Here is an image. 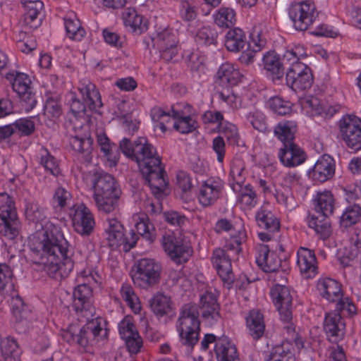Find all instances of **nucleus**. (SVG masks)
Returning <instances> with one entry per match:
<instances>
[{"instance_id":"obj_49","label":"nucleus","mask_w":361,"mask_h":361,"mask_svg":"<svg viewBox=\"0 0 361 361\" xmlns=\"http://www.w3.org/2000/svg\"><path fill=\"white\" fill-rule=\"evenodd\" d=\"M52 204L54 208L66 210L67 212L75 204L72 199V195L69 191L63 188H58L54 195Z\"/></svg>"},{"instance_id":"obj_18","label":"nucleus","mask_w":361,"mask_h":361,"mask_svg":"<svg viewBox=\"0 0 361 361\" xmlns=\"http://www.w3.org/2000/svg\"><path fill=\"white\" fill-rule=\"evenodd\" d=\"M152 40L153 46L159 50L164 60L169 61L177 54V41L170 30L164 29L157 32Z\"/></svg>"},{"instance_id":"obj_12","label":"nucleus","mask_w":361,"mask_h":361,"mask_svg":"<svg viewBox=\"0 0 361 361\" xmlns=\"http://www.w3.org/2000/svg\"><path fill=\"white\" fill-rule=\"evenodd\" d=\"M272 302L283 322L293 319V291L286 286L276 284L270 290Z\"/></svg>"},{"instance_id":"obj_41","label":"nucleus","mask_w":361,"mask_h":361,"mask_svg":"<svg viewBox=\"0 0 361 361\" xmlns=\"http://www.w3.org/2000/svg\"><path fill=\"white\" fill-rule=\"evenodd\" d=\"M296 125L293 121L279 123L274 128V134L283 145L294 143Z\"/></svg>"},{"instance_id":"obj_20","label":"nucleus","mask_w":361,"mask_h":361,"mask_svg":"<svg viewBox=\"0 0 361 361\" xmlns=\"http://www.w3.org/2000/svg\"><path fill=\"white\" fill-rule=\"evenodd\" d=\"M224 188V183L219 178H209L200 186L198 201L204 207L213 205L220 197Z\"/></svg>"},{"instance_id":"obj_62","label":"nucleus","mask_w":361,"mask_h":361,"mask_svg":"<svg viewBox=\"0 0 361 361\" xmlns=\"http://www.w3.org/2000/svg\"><path fill=\"white\" fill-rule=\"evenodd\" d=\"M313 82V78L311 72L305 73L295 80L286 82L295 91L305 90L311 87Z\"/></svg>"},{"instance_id":"obj_3","label":"nucleus","mask_w":361,"mask_h":361,"mask_svg":"<svg viewBox=\"0 0 361 361\" xmlns=\"http://www.w3.org/2000/svg\"><path fill=\"white\" fill-rule=\"evenodd\" d=\"M86 324L81 328L70 326L61 333L62 338L75 345L78 350L83 353L92 355L95 352L97 343L106 334L103 327L104 321L100 317L85 319Z\"/></svg>"},{"instance_id":"obj_37","label":"nucleus","mask_w":361,"mask_h":361,"mask_svg":"<svg viewBox=\"0 0 361 361\" xmlns=\"http://www.w3.org/2000/svg\"><path fill=\"white\" fill-rule=\"evenodd\" d=\"M245 178L246 172L243 161L240 159H234L231 166L229 185L235 192H237L243 186Z\"/></svg>"},{"instance_id":"obj_8","label":"nucleus","mask_w":361,"mask_h":361,"mask_svg":"<svg viewBox=\"0 0 361 361\" xmlns=\"http://www.w3.org/2000/svg\"><path fill=\"white\" fill-rule=\"evenodd\" d=\"M135 267L132 279L137 286L147 289L159 283L161 267L154 259L142 258L137 262Z\"/></svg>"},{"instance_id":"obj_5","label":"nucleus","mask_w":361,"mask_h":361,"mask_svg":"<svg viewBox=\"0 0 361 361\" xmlns=\"http://www.w3.org/2000/svg\"><path fill=\"white\" fill-rule=\"evenodd\" d=\"M198 310L196 304L184 305L176 323L182 343L190 348L194 347L199 338L200 322Z\"/></svg>"},{"instance_id":"obj_9","label":"nucleus","mask_w":361,"mask_h":361,"mask_svg":"<svg viewBox=\"0 0 361 361\" xmlns=\"http://www.w3.org/2000/svg\"><path fill=\"white\" fill-rule=\"evenodd\" d=\"M162 247L176 263L186 262L192 255V247L180 234L166 233L162 238Z\"/></svg>"},{"instance_id":"obj_2","label":"nucleus","mask_w":361,"mask_h":361,"mask_svg":"<svg viewBox=\"0 0 361 361\" xmlns=\"http://www.w3.org/2000/svg\"><path fill=\"white\" fill-rule=\"evenodd\" d=\"M123 154L137 162L140 171L154 194L163 192L167 186L165 171L161 158L155 147L145 137H139L134 142L123 138L119 143Z\"/></svg>"},{"instance_id":"obj_6","label":"nucleus","mask_w":361,"mask_h":361,"mask_svg":"<svg viewBox=\"0 0 361 361\" xmlns=\"http://www.w3.org/2000/svg\"><path fill=\"white\" fill-rule=\"evenodd\" d=\"M104 238L107 245L112 250L123 247L125 252L134 247L138 236L131 230L128 234L124 233V227L116 219H108L104 228Z\"/></svg>"},{"instance_id":"obj_30","label":"nucleus","mask_w":361,"mask_h":361,"mask_svg":"<svg viewBox=\"0 0 361 361\" xmlns=\"http://www.w3.org/2000/svg\"><path fill=\"white\" fill-rule=\"evenodd\" d=\"M308 226L313 229L322 240H326L332 233L331 225L329 215L322 213L310 214L307 219Z\"/></svg>"},{"instance_id":"obj_21","label":"nucleus","mask_w":361,"mask_h":361,"mask_svg":"<svg viewBox=\"0 0 361 361\" xmlns=\"http://www.w3.org/2000/svg\"><path fill=\"white\" fill-rule=\"evenodd\" d=\"M278 158L284 166L294 168L302 164L307 156L304 149L294 142L282 145L279 149Z\"/></svg>"},{"instance_id":"obj_57","label":"nucleus","mask_w":361,"mask_h":361,"mask_svg":"<svg viewBox=\"0 0 361 361\" xmlns=\"http://www.w3.org/2000/svg\"><path fill=\"white\" fill-rule=\"evenodd\" d=\"M288 67H287L286 73V82L291 80H295L296 78L300 77V75L305 74V73H310V68L302 62L297 63H288Z\"/></svg>"},{"instance_id":"obj_58","label":"nucleus","mask_w":361,"mask_h":361,"mask_svg":"<svg viewBox=\"0 0 361 361\" xmlns=\"http://www.w3.org/2000/svg\"><path fill=\"white\" fill-rule=\"evenodd\" d=\"M276 202L284 207L287 211H293L298 207L295 197L290 191L276 190L275 193Z\"/></svg>"},{"instance_id":"obj_14","label":"nucleus","mask_w":361,"mask_h":361,"mask_svg":"<svg viewBox=\"0 0 361 361\" xmlns=\"http://www.w3.org/2000/svg\"><path fill=\"white\" fill-rule=\"evenodd\" d=\"M68 215L74 230L82 235H89L94 226V219L89 208L84 204H73Z\"/></svg>"},{"instance_id":"obj_36","label":"nucleus","mask_w":361,"mask_h":361,"mask_svg":"<svg viewBox=\"0 0 361 361\" xmlns=\"http://www.w3.org/2000/svg\"><path fill=\"white\" fill-rule=\"evenodd\" d=\"M123 19L125 26L135 33L141 34L147 30V20L133 8H127Z\"/></svg>"},{"instance_id":"obj_47","label":"nucleus","mask_w":361,"mask_h":361,"mask_svg":"<svg viewBox=\"0 0 361 361\" xmlns=\"http://www.w3.org/2000/svg\"><path fill=\"white\" fill-rule=\"evenodd\" d=\"M120 294L122 299L135 314L140 312L141 305L140 299L130 285L123 284L120 289Z\"/></svg>"},{"instance_id":"obj_40","label":"nucleus","mask_w":361,"mask_h":361,"mask_svg":"<svg viewBox=\"0 0 361 361\" xmlns=\"http://www.w3.org/2000/svg\"><path fill=\"white\" fill-rule=\"evenodd\" d=\"M255 217L257 224L261 228L270 233H274L279 230V221L271 211L262 208L257 212Z\"/></svg>"},{"instance_id":"obj_60","label":"nucleus","mask_w":361,"mask_h":361,"mask_svg":"<svg viewBox=\"0 0 361 361\" xmlns=\"http://www.w3.org/2000/svg\"><path fill=\"white\" fill-rule=\"evenodd\" d=\"M285 344L275 346L270 355V357L267 361H295V358L293 353L285 348Z\"/></svg>"},{"instance_id":"obj_7","label":"nucleus","mask_w":361,"mask_h":361,"mask_svg":"<svg viewBox=\"0 0 361 361\" xmlns=\"http://www.w3.org/2000/svg\"><path fill=\"white\" fill-rule=\"evenodd\" d=\"M4 77L11 85L13 90L18 95L25 111L29 112L33 109L37 104V99L30 77L16 71L6 73Z\"/></svg>"},{"instance_id":"obj_4","label":"nucleus","mask_w":361,"mask_h":361,"mask_svg":"<svg viewBox=\"0 0 361 361\" xmlns=\"http://www.w3.org/2000/svg\"><path fill=\"white\" fill-rule=\"evenodd\" d=\"M94 200L99 212H113L118 207L121 190L115 178L106 173H95L92 179Z\"/></svg>"},{"instance_id":"obj_52","label":"nucleus","mask_w":361,"mask_h":361,"mask_svg":"<svg viewBox=\"0 0 361 361\" xmlns=\"http://www.w3.org/2000/svg\"><path fill=\"white\" fill-rule=\"evenodd\" d=\"M267 104L274 113L280 116H286L292 111V103L278 96L271 97Z\"/></svg>"},{"instance_id":"obj_61","label":"nucleus","mask_w":361,"mask_h":361,"mask_svg":"<svg viewBox=\"0 0 361 361\" xmlns=\"http://www.w3.org/2000/svg\"><path fill=\"white\" fill-rule=\"evenodd\" d=\"M0 233L7 240H13L18 235L17 219L2 221L0 224Z\"/></svg>"},{"instance_id":"obj_39","label":"nucleus","mask_w":361,"mask_h":361,"mask_svg":"<svg viewBox=\"0 0 361 361\" xmlns=\"http://www.w3.org/2000/svg\"><path fill=\"white\" fill-rule=\"evenodd\" d=\"M313 201L316 214L322 213L330 215L333 213L334 199L330 191L324 190L317 192Z\"/></svg>"},{"instance_id":"obj_35","label":"nucleus","mask_w":361,"mask_h":361,"mask_svg":"<svg viewBox=\"0 0 361 361\" xmlns=\"http://www.w3.org/2000/svg\"><path fill=\"white\" fill-rule=\"evenodd\" d=\"M246 326L249 334L254 339L260 338L265 330L263 314L258 310H252L246 317Z\"/></svg>"},{"instance_id":"obj_56","label":"nucleus","mask_w":361,"mask_h":361,"mask_svg":"<svg viewBox=\"0 0 361 361\" xmlns=\"http://www.w3.org/2000/svg\"><path fill=\"white\" fill-rule=\"evenodd\" d=\"M62 113L61 102L57 97H49L44 106V114L49 118H58Z\"/></svg>"},{"instance_id":"obj_42","label":"nucleus","mask_w":361,"mask_h":361,"mask_svg":"<svg viewBox=\"0 0 361 361\" xmlns=\"http://www.w3.org/2000/svg\"><path fill=\"white\" fill-rule=\"evenodd\" d=\"M217 77L222 83L233 85L240 80L242 75L233 64L225 63L219 68Z\"/></svg>"},{"instance_id":"obj_44","label":"nucleus","mask_w":361,"mask_h":361,"mask_svg":"<svg viewBox=\"0 0 361 361\" xmlns=\"http://www.w3.org/2000/svg\"><path fill=\"white\" fill-rule=\"evenodd\" d=\"M150 307L157 317L165 316L172 309L171 298L162 293H157L151 299Z\"/></svg>"},{"instance_id":"obj_51","label":"nucleus","mask_w":361,"mask_h":361,"mask_svg":"<svg viewBox=\"0 0 361 361\" xmlns=\"http://www.w3.org/2000/svg\"><path fill=\"white\" fill-rule=\"evenodd\" d=\"M39 156V163L47 171L55 176L59 174L60 169L57 160L46 148L41 147Z\"/></svg>"},{"instance_id":"obj_45","label":"nucleus","mask_w":361,"mask_h":361,"mask_svg":"<svg viewBox=\"0 0 361 361\" xmlns=\"http://www.w3.org/2000/svg\"><path fill=\"white\" fill-rule=\"evenodd\" d=\"M361 221V207L357 204L348 206L343 212L340 218L341 227L347 228L355 225Z\"/></svg>"},{"instance_id":"obj_22","label":"nucleus","mask_w":361,"mask_h":361,"mask_svg":"<svg viewBox=\"0 0 361 361\" xmlns=\"http://www.w3.org/2000/svg\"><path fill=\"white\" fill-rule=\"evenodd\" d=\"M297 267L305 279L314 278L318 274L317 261L314 250L300 247L297 252Z\"/></svg>"},{"instance_id":"obj_11","label":"nucleus","mask_w":361,"mask_h":361,"mask_svg":"<svg viewBox=\"0 0 361 361\" xmlns=\"http://www.w3.org/2000/svg\"><path fill=\"white\" fill-rule=\"evenodd\" d=\"M341 140L352 150L361 149V120L354 115L343 116L339 121Z\"/></svg>"},{"instance_id":"obj_29","label":"nucleus","mask_w":361,"mask_h":361,"mask_svg":"<svg viewBox=\"0 0 361 361\" xmlns=\"http://www.w3.org/2000/svg\"><path fill=\"white\" fill-rule=\"evenodd\" d=\"M264 68L271 76L273 81L280 80L284 75L285 66L288 63L282 61L279 56L275 51L267 52L262 59Z\"/></svg>"},{"instance_id":"obj_48","label":"nucleus","mask_w":361,"mask_h":361,"mask_svg":"<svg viewBox=\"0 0 361 361\" xmlns=\"http://www.w3.org/2000/svg\"><path fill=\"white\" fill-rule=\"evenodd\" d=\"M17 219V213L14 207V202L7 193H0V219L6 221Z\"/></svg>"},{"instance_id":"obj_34","label":"nucleus","mask_w":361,"mask_h":361,"mask_svg":"<svg viewBox=\"0 0 361 361\" xmlns=\"http://www.w3.org/2000/svg\"><path fill=\"white\" fill-rule=\"evenodd\" d=\"M135 221V233L139 237L141 236L149 243H152L156 236L154 225L150 222L148 216L145 214L133 216Z\"/></svg>"},{"instance_id":"obj_53","label":"nucleus","mask_w":361,"mask_h":361,"mask_svg":"<svg viewBox=\"0 0 361 361\" xmlns=\"http://www.w3.org/2000/svg\"><path fill=\"white\" fill-rule=\"evenodd\" d=\"M214 22L219 27H232L235 23L234 10L230 8H221L214 15Z\"/></svg>"},{"instance_id":"obj_28","label":"nucleus","mask_w":361,"mask_h":361,"mask_svg":"<svg viewBox=\"0 0 361 361\" xmlns=\"http://www.w3.org/2000/svg\"><path fill=\"white\" fill-rule=\"evenodd\" d=\"M214 350L217 361H241L235 343L226 336L218 337Z\"/></svg>"},{"instance_id":"obj_38","label":"nucleus","mask_w":361,"mask_h":361,"mask_svg":"<svg viewBox=\"0 0 361 361\" xmlns=\"http://www.w3.org/2000/svg\"><path fill=\"white\" fill-rule=\"evenodd\" d=\"M247 44L245 32L240 28L235 27L228 30L225 36L224 44L226 48L233 52H238Z\"/></svg>"},{"instance_id":"obj_43","label":"nucleus","mask_w":361,"mask_h":361,"mask_svg":"<svg viewBox=\"0 0 361 361\" xmlns=\"http://www.w3.org/2000/svg\"><path fill=\"white\" fill-rule=\"evenodd\" d=\"M0 348L4 361H20V350L13 338L1 339Z\"/></svg>"},{"instance_id":"obj_10","label":"nucleus","mask_w":361,"mask_h":361,"mask_svg":"<svg viewBox=\"0 0 361 361\" xmlns=\"http://www.w3.org/2000/svg\"><path fill=\"white\" fill-rule=\"evenodd\" d=\"M288 16L295 30L305 31L317 17L315 6L310 1L293 2L288 8Z\"/></svg>"},{"instance_id":"obj_59","label":"nucleus","mask_w":361,"mask_h":361,"mask_svg":"<svg viewBox=\"0 0 361 361\" xmlns=\"http://www.w3.org/2000/svg\"><path fill=\"white\" fill-rule=\"evenodd\" d=\"M307 56L306 49L303 45L297 44L288 49L283 54V61L285 63H297L300 62L301 59Z\"/></svg>"},{"instance_id":"obj_26","label":"nucleus","mask_w":361,"mask_h":361,"mask_svg":"<svg viewBox=\"0 0 361 361\" xmlns=\"http://www.w3.org/2000/svg\"><path fill=\"white\" fill-rule=\"evenodd\" d=\"M78 90L88 109L91 111L99 112L103 106V103L101 94L96 85L89 79H82L80 81Z\"/></svg>"},{"instance_id":"obj_24","label":"nucleus","mask_w":361,"mask_h":361,"mask_svg":"<svg viewBox=\"0 0 361 361\" xmlns=\"http://www.w3.org/2000/svg\"><path fill=\"white\" fill-rule=\"evenodd\" d=\"M345 322L340 313L329 312L326 314L324 322V330L331 343H338L345 334Z\"/></svg>"},{"instance_id":"obj_31","label":"nucleus","mask_w":361,"mask_h":361,"mask_svg":"<svg viewBox=\"0 0 361 361\" xmlns=\"http://www.w3.org/2000/svg\"><path fill=\"white\" fill-rule=\"evenodd\" d=\"M44 7L39 0L27 1L24 4L23 21L31 29H36L42 23V11Z\"/></svg>"},{"instance_id":"obj_63","label":"nucleus","mask_w":361,"mask_h":361,"mask_svg":"<svg viewBox=\"0 0 361 361\" xmlns=\"http://www.w3.org/2000/svg\"><path fill=\"white\" fill-rule=\"evenodd\" d=\"M216 33L209 27H201L195 35L197 43L203 45H210L215 43Z\"/></svg>"},{"instance_id":"obj_55","label":"nucleus","mask_w":361,"mask_h":361,"mask_svg":"<svg viewBox=\"0 0 361 361\" xmlns=\"http://www.w3.org/2000/svg\"><path fill=\"white\" fill-rule=\"evenodd\" d=\"M99 147L104 157L106 159V164L109 167L116 166L120 158V153L116 149V145L110 142Z\"/></svg>"},{"instance_id":"obj_46","label":"nucleus","mask_w":361,"mask_h":361,"mask_svg":"<svg viewBox=\"0 0 361 361\" xmlns=\"http://www.w3.org/2000/svg\"><path fill=\"white\" fill-rule=\"evenodd\" d=\"M64 25L67 35L69 38L80 41L85 35V30L81 26L80 20L75 16L71 15L64 18Z\"/></svg>"},{"instance_id":"obj_17","label":"nucleus","mask_w":361,"mask_h":361,"mask_svg":"<svg viewBox=\"0 0 361 361\" xmlns=\"http://www.w3.org/2000/svg\"><path fill=\"white\" fill-rule=\"evenodd\" d=\"M217 298V295L211 291H206L200 298L199 308L202 317L210 326L215 324L221 318V307Z\"/></svg>"},{"instance_id":"obj_54","label":"nucleus","mask_w":361,"mask_h":361,"mask_svg":"<svg viewBox=\"0 0 361 361\" xmlns=\"http://www.w3.org/2000/svg\"><path fill=\"white\" fill-rule=\"evenodd\" d=\"M283 330L287 334L288 336L286 338V342L282 344H285V348H288V345L289 343H294L295 347L300 350L304 347L303 341L300 337L295 333V325L290 321L288 322H283Z\"/></svg>"},{"instance_id":"obj_1","label":"nucleus","mask_w":361,"mask_h":361,"mask_svg":"<svg viewBox=\"0 0 361 361\" xmlns=\"http://www.w3.org/2000/svg\"><path fill=\"white\" fill-rule=\"evenodd\" d=\"M25 215L37 224L36 231L28 240V246L37 260L36 263L43 265L52 278L68 277L73 270L75 259L61 228L46 219L44 208L37 203L27 204Z\"/></svg>"},{"instance_id":"obj_15","label":"nucleus","mask_w":361,"mask_h":361,"mask_svg":"<svg viewBox=\"0 0 361 361\" xmlns=\"http://www.w3.org/2000/svg\"><path fill=\"white\" fill-rule=\"evenodd\" d=\"M341 108V105L336 102L322 101L317 97L309 98L303 104V109L307 114L324 120L331 119L339 112Z\"/></svg>"},{"instance_id":"obj_19","label":"nucleus","mask_w":361,"mask_h":361,"mask_svg":"<svg viewBox=\"0 0 361 361\" xmlns=\"http://www.w3.org/2000/svg\"><path fill=\"white\" fill-rule=\"evenodd\" d=\"M212 262L224 285L230 288L234 282L235 277L232 271L229 255L224 250L217 248L213 252Z\"/></svg>"},{"instance_id":"obj_16","label":"nucleus","mask_w":361,"mask_h":361,"mask_svg":"<svg viewBox=\"0 0 361 361\" xmlns=\"http://www.w3.org/2000/svg\"><path fill=\"white\" fill-rule=\"evenodd\" d=\"M71 148L79 153L85 163H90L92 158L93 139L87 125L81 127L80 130L75 131L69 139Z\"/></svg>"},{"instance_id":"obj_64","label":"nucleus","mask_w":361,"mask_h":361,"mask_svg":"<svg viewBox=\"0 0 361 361\" xmlns=\"http://www.w3.org/2000/svg\"><path fill=\"white\" fill-rule=\"evenodd\" d=\"M118 331L121 338L125 340L132 336H137L138 332L134 325L132 319L129 317H126L118 324Z\"/></svg>"},{"instance_id":"obj_13","label":"nucleus","mask_w":361,"mask_h":361,"mask_svg":"<svg viewBox=\"0 0 361 361\" xmlns=\"http://www.w3.org/2000/svg\"><path fill=\"white\" fill-rule=\"evenodd\" d=\"M92 291L85 283L78 285L73 291V307L78 319H90L94 316L95 310L92 305Z\"/></svg>"},{"instance_id":"obj_23","label":"nucleus","mask_w":361,"mask_h":361,"mask_svg":"<svg viewBox=\"0 0 361 361\" xmlns=\"http://www.w3.org/2000/svg\"><path fill=\"white\" fill-rule=\"evenodd\" d=\"M192 115L193 108L189 104H185L182 110L173 109V118L175 120L173 128L183 134L194 131L197 123Z\"/></svg>"},{"instance_id":"obj_27","label":"nucleus","mask_w":361,"mask_h":361,"mask_svg":"<svg viewBox=\"0 0 361 361\" xmlns=\"http://www.w3.org/2000/svg\"><path fill=\"white\" fill-rule=\"evenodd\" d=\"M256 262L264 272H275L281 267L282 260L268 245H263L257 250Z\"/></svg>"},{"instance_id":"obj_25","label":"nucleus","mask_w":361,"mask_h":361,"mask_svg":"<svg viewBox=\"0 0 361 361\" xmlns=\"http://www.w3.org/2000/svg\"><path fill=\"white\" fill-rule=\"evenodd\" d=\"M335 173V161L327 154L322 156L308 171V176L314 181L325 182L331 178Z\"/></svg>"},{"instance_id":"obj_32","label":"nucleus","mask_w":361,"mask_h":361,"mask_svg":"<svg viewBox=\"0 0 361 361\" xmlns=\"http://www.w3.org/2000/svg\"><path fill=\"white\" fill-rule=\"evenodd\" d=\"M317 287L319 294L329 302H336L343 296L341 285L331 278L320 279Z\"/></svg>"},{"instance_id":"obj_33","label":"nucleus","mask_w":361,"mask_h":361,"mask_svg":"<svg viewBox=\"0 0 361 361\" xmlns=\"http://www.w3.org/2000/svg\"><path fill=\"white\" fill-rule=\"evenodd\" d=\"M250 42L248 46L252 49V52L250 51L243 52L240 58V61L245 63L252 62L254 59L253 52L259 51L267 43L265 34L259 27H254L250 33Z\"/></svg>"},{"instance_id":"obj_50","label":"nucleus","mask_w":361,"mask_h":361,"mask_svg":"<svg viewBox=\"0 0 361 361\" xmlns=\"http://www.w3.org/2000/svg\"><path fill=\"white\" fill-rule=\"evenodd\" d=\"M237 192H239L238 202L244 209L250 210L257 205V196L250 184L240 187Z\"/></svg>"}]
</instances>
